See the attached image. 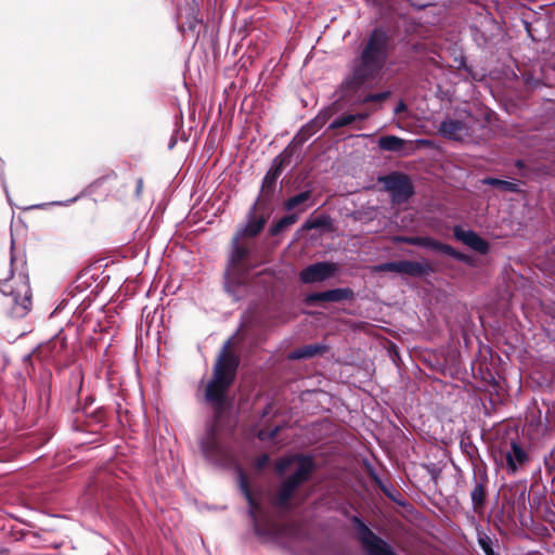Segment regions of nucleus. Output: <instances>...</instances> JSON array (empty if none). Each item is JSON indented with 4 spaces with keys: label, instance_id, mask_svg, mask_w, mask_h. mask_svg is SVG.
<instances>
[{
    "label": "nucleus",
    "instance_id": "obj_10",
    "mask_svg": "<svg viewBox=\"0 0 555 555\" xmlns=\"http://www.w3.org/2000/svg\"><path fill=\"white\" fill-rule=\"evenodd\" d=\"M201 449L204 456L212 463H221L225 455V451L217 440L215 429L207 433L206 437L201 441Z\"/></svg>",
    "mask_w": 555,
    "mask_h": 555
},
{
    "label": "nucleus",
    "instance_id": "obj_6",
    "mask_svg": "<svg viewBox=\"0 0 555 555\" xmlns=\"http://www.w3.org/2000/svg\"><path fill=\"white\" fill-rule=\"evenodd\" d=\"M397 242L406 243L415 246H423L426 248L434 249L436 251L449 255L457 260L467 261L468 257L460 251H456L452 246L440 243L430 237L426 236H401L396 238Z\"/></svg>",
    "mask_w": 555,
    "mask_h": 555
},
{
    "label": "nucleus",
    "instance_id": "obj_29",
    "mask_svg": "<svg viewBox=\"0 0 555 555\" xmlns=\"http://www.w3.org/2000/svg\"><path fill=\"white\" fill-rule=\"evenodd\" d=\"M269 462L268 455H261L257 459L256 465L259 469L263 468Z\"/></svg>",
    "mask_w": 555,
    "mask_h": 555
},
{
    "label": "nucleus",
    "instance_id": "obj_7",
    "mask_svg": "<svg viewBox=\"0 0 555 555\" xmlns=\"http://www.w3.org/2000/svg\"><path fill=\"white\" fill-rule=\"evenodd\" d=\"M376 271L384 272H396L408 274L412 276H418L426 274L430 268L427 263L410 261V260H401V261H391L385 262L375 268Z\"/></svg>",
    "mask_w": 555,
    "mask_h": 555
},
{
    "label": "nucleus",
    "instance_id": "obj_17",
    "mask_svg": "<svg viewBox=\"0 0 555 555\" xmlns=\"http://www.w3.org/2000/svg\"><path fill=\"white\" fill-rule=\"evenodd\" d=\"M241 233H236L232 242V253L230 255V270L234 269L249 253V247L245 244H240Z\"/></svg>",
    "mask_w": 555,
    "mask_h": 555
},
{
    "label": "nucleus",
    "instance_id": "obj_30",
    "mask_svg": "<svg viewBox=\"0 0 555 555\" xmlns=\"http://www.w3.org/2000/svg\"><path fill=\"white\" fill-rule=\"evenodd\" d=\"M353 117H354V121L357 120H364L369 117V113H358V114H353Z\"/></svg>",
    "mask_w": 555,
    "mask_h": 555
},
{
    "label": "nucleus",
    "instance_id": "obj_20",
    "mask_svg": "<svg viewBox=\"0 0 555 555\" xmlns=\"http://www.w3.org/2000/svg\"><path fill=\"white\" fill-rule=\"evenodd\" d=\"M404 145V140L396 135L382 137L378 146L384 151L397 152Z\"/></svg>",
    "mask_w": 555,
    "mask_h": 555
},
{
    "label": "nucleus",
    "instance_id": "obj_4",
    "mask_svg": "<svg viewBox=\"0 0 555 555\" xmlns=\"http://www.w3.org/2000/svg\"><path fill=\"white\" fill-rule=\"evenodd\" d=\"M0 292L4 297L3 305L10 309L14 318L25 317L31 308V291L28 278L20 275L17 279L4 281Z\"/></svg>",
    "mask_w": 555,
    "mask_h": 555
},
{
    "label": "nucleus",
    "instance_id": "obj_26",
    "mask_svg": "<svg viewBox=\"0 0 555 555\" xmlns=\"http://www.w3.org/2000/svg\"><path fill=\"white\" fill-rule=\"evenodd\" d=\"M352 122H354L353 114H344V115L335 118L330 124V129H337L340 127H346V126L351 125Z\"/></svg>",
    "mask_w": 555,
    "mask_h": 555
},
{
    "label": "nucleus",
    "instance_id": "obj_13",
    "mask_svg": "<svg viewBox=\"0 0 555 555\" xmlns=\"http://www.w3.org/2000/svg\"><path fill=\"white\" fill-rule=\"evenodd\" d=\"M331 116V111L325 109L321 112L313 120H311L308 125H306L299 133L294 138V142L304 143L308 140L312 134H314L319 129H321L327 119Z\"/></svg>",
    "mask_w": 555,
    "mask_h": 555
},
{
    "label": "nucleus",
    "instance_id": "obj_12",
    "mask_svg": "<svg viewBox=\"0 0 555 555\" xmlns=\"http://www.w3.org/2000/svg\"><path fill=\"white\" fill-rule=\"evenodd\" d=\"M352 292L349 288H335L320 293H312L307 296V302L312 304L317 301H331L337 302L349 299Z\"/></svg>",
    "mask_w": 555,
    "mask_h": 555
},
{
    "label": "nucleus",
    "instance_id": "obj_33",
    "mask_svg": "<svg viewBox=\"0 0 555 555\" xmlns=\"http://www.w3.org/2000/svg\"><path fill=\"white\" fill-rule=\"evenodd\" d=\"M141 185H142V181L140 180L139 184H138L139 190L141 189Z\"/></svg>",
    "mask_w": 555,
    "mask_h": 555
},
{
    "label": "nucleus",
    "instance_id": "obj_18",
    "mask_svg": "<svg viewBox=\"0 0 555 555\" xmlns=\"http://www.w3.org/2000/svg\"><path fill=\"white\" fill-rule=\"evenodd\" d=\"M285 158H286V151L274 159V164H273L272 168L268 171V173L263 178V182H262V188L263 189H266V188H268V189L273 188L278 177L281 173L282 166H283V164L285 162Z\"/></svg>",
    "mask_w": 555,
    "mask_h": 555
},
{
    "label": "nucleus",
    "instance_id": "obj_11",
    "mask_svg": "<svg viewBox=\"0 0 555 555\" xmlns=\"http://www.w3.org/2000/svg\"><path fill=\"white\" fill-rule=\"evenodd\" d=\"M505 460L508 472L515 474L529 461V455L518 442L512 441L505 451Z\"/></svg>",
    "mask_w": 555,
    "mask_h": 555
},
{
    "label": "nucleus",
    "instance_id": "obj_32",
    "mask_svg": "<svg viewBox=\"0 0 555 555\" xmlns=\"http://www.w3.org/2000/svg\"><path fill=\"white\" fill-rule=\"evenodd\" d=\"M259 438H260V439H263V438H264V434H263L262 431L259 434Z\"/></svg>",
    "mask_w": 555,
    "mask_h": 555
},
{
    "label": "nucleus",
    "instance_id": "obj_15",
    "mask_svg": "<svg viewBox=\"0 0 555 555\" xmlns=\"http://www.w3.org/2000/svg\"><path fill=\"white\" fill-rule=\"evenodd\" d=\"M439 132L446 138L459 140L466 132V126L463 121L447 119L441 122Z\"/></svg>",
    "mask_w": 555,
    "mask_h": 555
},
{
    "label": "nucleus",
    "instance_id": "obj_28",
    "mask_svg": "<svg viewBox=\"0 0 555 555\" xmlns=\"http://www.w3.org/2000/svg\"><path fill=\"white\" fill-rule=\"evenodd\" d=\"M490 539L488 537L479 538V544L487 555H493V551L490 546Z\"/></svg>",
    "mask_w": 555,
    "mask_h": 555
},
{
    "label": "nucleus",
    "instance_id": "obj_31",
    "mask_svg": "<svg viewBox=\"0 0 555 555\" xmlns=\"http://www.w3.org/2000/svg\"><path fill=\"white\" fill-rule=\"evenodd\" d=\"M406 108L405 104L403 102H400L397 107L395 108V113L398 114Z\"/></svg>",
    "mask_w": 555,
    "mask_h": 555
},
{
    "label": "nucleus",
    "instance_id": "obj_24",
    "mask_svg": "<svg viewBox=\"0 0 555 555\" xmlns=\"http://www.w3.org/2000/svg\"><path fill=\"white\" fill-rule=\"evenodd\" d=\"M483 183L489 184V185H493V186H496V188H500L502 190L509 191V192H517L518 191V184L517 183L505 181V180H500V179H494V178H486L483 180Z\"/></svg>",
    "mask_w": 555,
    "mask_h": 555
},
{
    "label": "nucleus",
    "instance_id": "obj_34",
    "mask_svg": "<svg viewBox=\"0 0 555 555\" xmlns=\"http://www.w3.org/2000/svg\"><path fill=\"white\" fill-rule=\"evenodd\" d=\"M554 494H555V491H554Z\"/></svg>",
    "mask_w": 555,
    "mask_h": 555
},
{
    "label": "nucleus",
    "instance_id": "obj_2",
    "mask_svg": "<svg viewBox=\"0 0 555 555\" xmlns=\"http://www.w3.org/2000/svg\"><path fill=\"white\" fill-rule=\"evenodd\" d=\"M231 340L229 339L215 364L214 377L207 384L205 398L215 410L216 424L219 422L222 412L227 408V390L232 384L237 366L236 358L229 351Z\"/></svg>",
    "mask_w": 555,
    "mask_h": 555
},
{
    "label": "nucleus",
    "instance_id": "obj_14",
    "mask_svg": "<svg viewBox=\"0 0 555 555\" xmlns=\"http://www.w3.org/2000/svg\"><path fill=\"white\" fill-rule=\"evenodd\" d=\"M238 477H240V488L249 504V514L254 520L255 527L258 528V522L260 520V508L257 505V503L255 502V500L249 491L248 481L242 470L238 472Z\"/></svg>",
    "mask_w": 555,
    "mask_h": 555
},
{
    "label": "nucleus",
    "instance_id": "obj_1",
    "mask_svg": "<svg viewBox=\"0 0 555 555\" xmlns=\"http://www.w3.org/2000/svg\"><path fill=\"white\" fill-rule=\"evenodd\" d=\"M388 37L382 29H375L364 47L359 64L345 80L348 89H358L373 80L384 66L387 55Z\"/></svg>",
    "mask_w": 555,
    "mask_h": 555
},
{
    "label": "nucleus",
    "instance_id": "obj_9",
    "mask_svg": "<svg viewBox=\"0 0 555 555\" xmlns=\"http://www.w3.org/2000/svg\"><path fill=\"white\" fill-rule=\"evenodd\" d=\"M454 237L462 242L464 245L469 247L470 249L486 254L489 250V244L486 240L479 236L473 230L464 229L460 225L454 227L453 229Z\"/></svg>",
    "mask_w": 555,
    "mask_h": 555
},
{
    "label": "nucleus",
    "instance_id": "obj_21",
    "mask_svg": "<svg viewBox=\"0 0 555 555\" xmlns=\"http://www.w3.org/2000/svg\"><path fill=\"white\" fill-rule=\"evenodd\" d=\"M264 223H266L264 218H259V219L251 218L248 221L247 225L244 229L240 230L237 233H241V238L243 236L254 237L262 230Z\"/></svg>",
    "mask_w": 555,
    "mask_h": 555
},
{
    "label": "nucleus",
    "instance_id": "obj_25",
    "mask_svg": "<svg viewBox=\"0 0 555 555\" xmlns=\"http://www.w3.org/2000/svg\"><path fill=\"white\" fill-rule=\"evenodd\" d=\"M328 223V218L321 216L317 218H310L302 224V230L320 229Z\"/></svg>",
    "mask_w": 555,
    "mask_h": 555
},
{
    "label": "nucleus",
    "instance_id": "obj_8",
    "mask_svg": "<svg viewBox=\"0 0 555 555\" xmlns=\"http://www.w3.org/2000/svg\"><path fill=\"white\" fill-rule=\"evenodd\" d=\"M336 266L331 262H317L308 266L300 272V280L304 283L322 282L331 278L335 271Z\"/></svg>",
    "mask_w": 555,
    "mask_h": 555
},
{
    "label": "nucleus",
    "instance_id": "obj_3",
    "mask_svg": "<svg viewBox=\"0 0 555 555\" xmlns=\"http://www.w3.org/2000/svg\"><path fill=\"white\" fill-rule=\"evenodd\" d=\"M288 469H293L294 472L292 476L283 482L275 499V504L281 508L287 506L294 491L309 478L313 469V463L311 459L307 456H287L276 463V470L279 473L283 474Z\"/></svg>",
    "mask_w": 555,
    "mask_h": 555
},
{
    "label": "nucleus",
    "instance_id": "obj_16",
    "mask_svg": "<svg viewBox=\"0 0 555 555\" xmlns=\"http://www.w3.org/2000/svg\"><path fill=\"white\" fill-rule=\"evenodd\" d=\"M311 198V192L305 191L301 192L291 198H288L284 207L288 211L295 210L294 214H301L304 212L308 207H310V204H308L309 199Z\"/></svg>",
    "mask_w": 555,
    "mask_h": 555
},
{
    "label": "nucleus",
    "instance_id": "obj_19",
    "mask_svg": "<svg viewBox=\"0 0 555 555\" xmlns=\"http://www.w3.org/2000/svg\"><path fill=\"white\" fill-rule=\"evenodd\" d=\"M322 350L323 347H321L320 345L304 346L301 348L293 350L289 353L288 358L292 360L309 359L320 353Z\"/></svg>",
    "mask_w": 555,
    "mask_h": 555
},
{
    "label": "nucleus",
    "instance_id": "obj_23",
    "mask_svg": "<svg viewBox=\"0 0 555 555\" xmlns=\"http://www.w3.org/2000/svg\"><path fill=\"white\" fill-rule=\"evenodd\" d=\"M298 220V214H289L281 218L271 228V234L276 235L286 228L291 227Z\"/></svg>",
    "mask_w": 555,
    "mask_h": 555
},
{
    "label": "nucleus",
    "instance_id": "obj_22",
    "mask_svg": "<svg viewBox=\"0 0 555 555\" xmlns=\"http://www.w3.org/2000/svg\"><path fill=\"white\" fill-rule=\"evenodd\" d=\"M474 509L477 511L483 506L486 500V486L483 482H477L470 493Z\"/></svg>",
    "mask_w": 555,
    "mask_h": 555
},
{
    "label": "nucleus",
    "instance_id": "obj_5",
    "mask_svg": "<svg viewBox=\"0 0 555 555\" xmlns=\"http://www.w3.org/2000/svg\"><path fill=\"white\" fill-rule=\"evenodd\" d=\"M383 182L396 203H403L413 194V185L404 175L391 173L385 177Z\"/></svg>",
    "mask_w": 555,
    "mask_h": 555
},
{
    "label": "nucleus",
    "instance_id": "obj_27",
    "mask_svg": "<svg viewBox=\"0 0 555 555\" xmlns=\"http://www.w3.org/2000/svg\"><path fill=\"white\" fill-rule=\"evenodd\" d=\"M389 92H380L375 94H369L365 98H363L362 102H382L386 100L389 96Z\"/></svg>",
    "mask_w": 555,
    "mask_h": 555
}]
</instances>
